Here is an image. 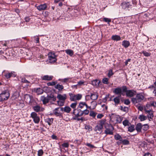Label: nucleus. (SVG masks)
<instances>
[{
    "label": "nucleus",
    "instance_id": "f257e3e1",
    "mask_svg": "<svg viewBox=\"0 0 156 156\" xmlns=\"http://www.w3.org/2000/svg\"><path fill=\"white\" fill-rule=\"evenodd\" d=\"M122 119L119 116L115 115H112L110 117V122L113 124L121 123Z\"/></svg>",
    "mask_w": 156,
    "mask_h": 156
},
{
    "label": "nucleus",
    "instance_id": "f03ea898",
    "mask_svg": "<svg viewBox=\"0 0 156 156\" xmlns=\"http://www.w3.org/2000/svg\"><path fill=\"white\" fill-rule=\"evenodd\" d=\"M122 92H126V94L127 97H132L136 94V92L134 90H127L126 86L122 87Z\"/></svg>",
    "mask_w": 156,
    "mask_h": 156
},
{
    "label": "nucleus",
    "instance_id": "7ed1b4c3",
    "mask_svg": "<svg viewBox=\"0 0 156 156\" xmlns=\"http://www.w3.org/2000/svg\"><path fill=\"white\" fill-rule=\"evenodd\" d=\"M10 94L7 90L2 91L0 94V101L2 102L7 100L9 98Z\"/></svg>",
    "mask_w": 156,
    "mask_h": 156
},
{
    "label": "nucleus",
    "instance_id": "20e7f679",
    "mask_svg": "<svg viewBox=\"0 0 156 156\" xmlns=\"http://www.w3.org/2000/svg\"><path fill=\"white\" fill-rule=\"evenodd\" d=\"M144 99V97L141 93L138 94H136L135 98H133L132 99V102L135 104L141 102Z\"/></svg>",
    "mask_w": 156,
    "mask_h": 156
},
{
    "label": "nucleus",
    "instance_id": "39448f33",
    "mask_svg": "<svg viewBox=\"0 0 156 156\" xmlns=\"http://www.w3.org/2000/svg\"><path fill=\"white\" fill-rule=\"evenodd\" d=\"M48 61L50 63H53L56 61V56L54 53L50 52L48 54Z\"/></svg>",
    "mask_w": 156,
    "mask_h": 156
},
{
    "label": "nucleus",
    "instance_id": "423d86ee",
    "mask_svg": "<svg viewBox=\"0 0 156 156\" xmlns=\"http://www.w3.org/2000/svg\"><path fill=\"white\" fill-rule=\"evenodd\" d=\"M31 116L33 119L34 121L36 123H39L40 121V118L37 116V113L35 112H33L31 114Z\"/></svg>",
    "mask_w": 156,
    "mask_h": 156
},
{
    "label": "nucleus",
    "instance_id": "0eeeda50",
    "mask_svg": "<svg viewBox=\"0 0 156 156\" xmlns=\"http://www.w3.org/2000/svg\"><path fill=\"white\" fill-rule=\"evenodd\" d=\"M105 131V133L107 134L113 135V130L114 129L113 127L111 125H110L108 126V128H106Z\"/></svg>",
    "mask_w": 156,
    "mask_h": 156
},
{
    "label": "nucleus",
    "instance_id": "6e6552de",
    "mask_svg": "<svg viewBox=\"0 0 156 156\" xmlns=\"http://www.w3.org/2000/svg\"><path fill=\"white\" fill-rule=\"evenodd\" d=\"M145 112L148 113L147 117L148 119H149V120L150 121V119H152L154 117L153 111L151 110H147L146 108L145 109Z\"/></svg>",
    "mask_w": 156,
    "mask_h": 156
},
{
    "label": "nucleus",
    "instance_id": "1a4fd4ad",
    "mask_svg": "<svg viewBox=\"0 0 156 156\" xmlns=\"http://www.w3.org/2000/svg\"><path fill=\"white\" fill-rule=\"evenodd\" d=\"M73 113L77 117L81 116L83 114V111L80 110H77L76 109L74 110Z\"/></svg>",
    "mask_w": 156,
    "mask_h": 156
},
{
    "label": "nucleus",
    "instance_id": "9d476101",
    "mask_svg": "<svg viewBox=\"0 0 156 156\" xmlns=\"http://www.w3.org/2000/svg\"><path fill=\"white\" fill-rule=\"evenodd\" d=\"M32 98V96L29 94H26L24 95V100L27 103H30Z\"/></svg>",
    "mask_w": 156,
    "mask_h": 156
},
{
    "label": "nucleus",
    "instance_id": "9b49d317",
    "mask_svg": "<svg viewBox=\"0 0 156 156\" xmlns=\"http://www.w3.org/2000/svg\"><path fill=\"white\" fill-rule=\"evenodd\" d=\"M53 76H49L48 75H45L41 76V78L42 80L50 81L52 80Z\"/></svg>",
    "mask_w": 156,
    "mask_h": 156
},
{
    "label": "nucleus",
    "instance_id": "f8f14e48",
    "mask_svg": "<svg viewBox=\"0 0 156 156\" xmlns=\"http://www.w3.org/2000/svg\"><path fill=\"white\" fill-rule=\"evenodd\" d=\"M102 126L98 124L95 127L94 130L98 133H101L102 132Z\"/></svg>",
    "mask_w": 156,
    "mask_h": 156
},
{
    "label": "nucleus",
    "instance_id": "ddd939ff",
    "mask_svg": "<svg viewBox=\"0 0 156 156\" xmlns=\"http://www.w3.org/2000/svg\"><path fill=\"white\" fill-rule=\"evenodd\" d=\"M41 100L42 101L43 103L44 104H45L48 103L50 100L48 96L47 97H45L44 96H42L41 97Z\"/></svg>",
    "mask_w": 156,
    "mask_h": 156
},
{
    "label": "nucleus",
    "instance_id": "4468645a",
    "mask_svg": "<svg viewBox=\"0 0 156 156\" xmlns=\"http://www.w3.org/2000/svg\"><path fill=\"white\" fill-rule=\"evenodd\" d=\"M88 106L85 102H80L79 105V107L81 108H85L87 109L88 108Z\"/></svg>",
    "mask_w": 156,
    "mask_h": 156
},
{
    "label": "nucleus",
    "instance_id": "2eb2a0df",
    "mask_svg": "<svg viewBox=\"0 0 156 156\" xmlns=\"http://www.w3.org/2000/svg\"><path fill=\"white\" fill-rule=\"evenodd\" d=\"M97 105V102L96 101H94L91 102L90 105V106H88V108H89L90 109H94L96 108Z\"/></svg>",
    "mask_w": 156,
    "mask_h": 156
},
{
    "label": "nucleus",
    "instance_id": "dca6fc26",
    "mask_svg": "<svg viewBox=\"0 0 156 156\" xmlns=\"http://www.w3.org/2000/svg\"><path fill=\"white\" fill-rule=\"evenodd\" d=\"M101 81L97 79L93 80L91 82L92 84L96 87H98Z\"/></svg>",
    "mask_w": 156,
    "mask_h": 156
},
{
    "label": "nucleus",
    "instance_id": "f3484780",
    "mask_svg": "<svg viewBox=\"0 0 156 156\" xmlns=\"http://www.w3.org/2000/svg\"><path fill=\"white\" fill-rule=\"evenodd\" d=\"M34 110L37 112L42 111V108L39 105H37L33 107Z\"/></svg>",
    "mask_w": 156,
    "mask_h": 156
},
{
    "label": "nucleus",
    "instance_id": "a211bd4d",
    "mask_svg": "<svg viewBox=\"0 0 156 156\" xmlns=\"http://www.w3.org/2000/svg\"><path fill=\"white\" fill-rule=\"evenodd\" d=\"M47 8V5L46 4H42L37 6V9L40 10L41 11Z\"/></svg>",
    "mask_w": 156,
    "mask_h": 156
},
{
    "label": "nucleus",
    "instance_id": "6ab92c4d",
    "mask_svg": "<svg viewBox=\"0 0 156 156\" xmlns=\"http://www.w3.org/2000/svg\"><path fill=\"white\" fill-rule=\"evenodd\" d=\"M135 128L137 132H141L142 129V125L141 123H140L137 124Z\"/></svg>",
    "mask_w": 156,
    "mask_h": 156
},
{
    "label": "nucleus",
    "instance_id": "aec40b11",
    "mask_svg": "<svg viewBox=\"0 0 156 156\" xmlns=\"http://www.w3.org/2000/svg\"><path fill=\"white\" fill-rule=\"evenodd\" d=\"M122 89L120 87H118L114 89V92L116 94H121L122 92Z\"/></svg>",
    "mask_w": 156,
    "mask_h": 156
},
{
    "label": "nucleus",
    "instance_id": "412c9836",
    "mask_svg": "<svg viewBox=\"0 0 156 156\" xmlns=\"http://www.w3.org/2000/svg\"><path fill=\"white\" fill-rule=\"evenodd\" d=\"M34 91L38 94H41L43 92V90L40 88H35L34 89Z\"/></svg>",
    "mask_w": 156,
    "mask_h": 156
},
{
    "label": "nucleus",
    "instance_id": "4be33fe9",
    "mask_svg": "<svg viewBox=\"0 0 156 156\" xmlns=\"http://www.w3.org/2000/svg\"><path fill=\"white\" fill-rule=\"evenodd\" d=\"M121 5L122 7V8L124 9H126L127 8H129L130 5V3L129 2H123L121 4Z\"/></svg>",
    "mask_w": 156,
    "mask_h": 156
},
{
    "label": "nucleus",
    "instance_id": "5701e85b",
    "mask_svg": "<svg viewBox=\"0 0 156 156\" xmlns=\"http://www.w3.org/2000/svg\"><path fill=\"white\" fill-rule=\"evenodd\" d=\"M98 95V94L96 93L91 94L90 95V97L91 99L94 101L97 99Z\"/></svg>",
    "mask_w": 156,
    "mask_h": 156
},
{
    "label": "nucleus",
    "instance_id": "b1692460",
    "mask_svg": "<svg viewBox=\"0 0 156 156\" xmlns=\"http://www.w3.org/2000/svg\"><path fill=\"white\" fill-rule=\"evenodd\" d=\"M130 43L128 41H124L122 42V45L125 48L128 47Z\"/></svg>",
    "mask_w": 156,
    "mask_h": 156
},
{
    "label": "nucleus",
    "instance_id": "393cba45",
    "mask_svg": "<svg viewBox=\"0 0 156 156\" xmlns=\"http://www.w3.org/2000/svg\"><path fill=\"white\" fill-rule=\"evenodd\" d=\"M121 39L120 36L117 35H113L112 37V39L114 41H119L121 40Z\"/></svg>",
    "mask_w": 156,
    "mask_h": 156
},
{
    "label": "nucleus",
    "instance_id": "a878e982",
    "mask_svg": "<svg viewBox=\"0 0 156 156\" xmlns=\"http://www.w3.org/2000/svg\"><path fill=\"white\" fill-rule=\"evenodd\" d=\"M147 117L143 115H139L138 117V119H140V121H144L147 119Z\"/></svg>",
    "mask_w": 156,
    "mask_h": 156
},
{
    "label": "nucleus",
    "instance_id": "bb28decb",
    "mask_svg": "<svg viewBox=\"0 0 156 156\" xmlns=\"http://www.w3.org/2000/svg\"><path fill=\"white\" fill-rule=\"evenodd\" d=\"M113 101L115 103V106L117 105L120 103V99L119 97H115L113 99Z\"/></svg>",
    "mask_w": 156,
    "mask_h": 156
},
{
    "label": "nucleus",
    "instance_id": "cd10ccee",
    "mask_svg": "<svg viewBox=\"0 0 156 156\" xmlns=\"http://www.w3.org/2000/svg\"><path fill=\"white\" fill-rule=\"evenodd\" d=\"M57 98L60 100L62 101H64L66 99V97L65 96L61 94H58L57 96Z\"/></svg>",
    "mask_w": 156,
    "mask_h": 156
},
{
    "label": "nucleus",
    "instance_id": "c85d7f7f",
    "mask_svg": "<svg viewBox=\"0 0 156 156\" xmlns=\"http://www.w3.org/2000/svg\"><path fill=\"white\" fill-rule=\"evenodd\" d=\"M114 138L116 140H119V141L122 140V138L119 134H117L114 136Z\"/></svg>",
    "mask_w": 156,
    "mask_h": 156
},
{
    "label": "nucleus",
    "instance_id": "c756f323",
    "mask_svg": "<svg viewBox=\"0 0 156 156\" xmlns=\"http://www.w3.org/2000/svg\"><path fill=\"white\" fill-rule=\"evenodd\" d=\"M97 114V113L94 112L93 111H90L89 113L90 116L92 117L93 118H94L95 117Z\"/></svg>",
    "mask_w": 156,
    "mask_h": 156
},
{
    "label": "nucleus",
    "instance_id": "7c9ffc66",
    "mask_svg": "<svg viewBox=\"0 0 156 156\" xmlns=\"http://www.w3.org/2000/svg\"><path fill=\"white\" fill-rule=\"evenodd\" d=\"M70 96V100L72 101H74L76 100V96L74 94H69Z\"/></svg>",
    "mask_w": 156,
    "mask_h": 156
},
{
    "label": "nucleus",
    "instance_id": "2f4dec72",
    "mask_svg": "<svg viewBox=\"0 0 156 156\" xmlns=\"http://www.w3.org/2000/svg\"><path fill=\"white\" fill-rule=\"evenodd\" d=\"M59 109H60V108H56L54 111L53 113L54 114L57 116H59L60 115V112L58 111Z\"/></svg>",
    "mask_w": 156,
    "mask_h": 156
},
{
    "label": "nucleus",
    "instance_id": "473e14b6",
    "mask_svg": "<svg viewBox=\"0 0 156 156\" xmlns=\"http://www.w3.org/2000/svg\"><path fill=\"white\" fill-rule=\"evenodd\" d=\"M122 123L123 125L125 126H129L130 125V123L129 121L127 119H125L124 120Z\"/></svg>",
    "mask_w": 156,
    "mask_h": 156
},
{
    "label": "nucleus",
    "instance_id": "72a5a7b5",
    "mask_svg": "<svg viewBox=\"0 0 156 156\" xmlns=\"http://www.w3.org/2000/svg\"><path fill=\"white\" fill-rule=\"evenodd\" d=\"M55 88L56 89H58V90H60L63 89V87L62 85L58 84L56 85L55 86Z\"/></svg>",
    "mask_w": 156,
    "mask_h": 156
},
{
    "label": "nucleus",
    "instance_id": "f704fd0d",
    "mask_svg": "<svg viewBox=\"0 0 156 156\" xmlns=\"http://www.w3.org/2000/svg\"><path fill=\"white\" fill-rule=\"evenodd\" d=\"M105 123L106 120L104 119L100 121H99V123H98V124L99 125L102 126V127L103 128V126L105 124Z\"/></svg>",
    "mask_w": 156,
    "mask_h": 156
},
{
    "label": "nucleus",
    "instance_id": "c9c22d12",
    "mask_svg": "<svg viewBox=\"0 0 156 156\" xmlns=\"http://www.w3.org/2000/svg\"><path fill=\"white\" fill-rule=\"evenodd\" d=\"M53 119L48 118L46 119V122H47L49 125H50L53 122Z\"/></svg>",
    "mask_w": 156,
    "mask_h": 156
},
{
    "label": "nucleus",
    "instance_id": "e433bc0d",
    "mask_svg": "<svg viewBox=\"0 0 156 156\" xmlns=\"http://www.w3.org/2000/svg\"><path fill=\"white\" fill-rule=\"evenodd\" d=\"M135 130L134 126L132 125L128 127V131L130 132H132Z\"/></svg>",
    "mask_w": 156,
    "mask_h": 156
},
{
    "label": "nucleus",
    "instance_id": "4c0bfd02",
    "mask_svg": "<svg viewBox=\"0 0 156 156\" xmlns=\"http://www.w3.org/2000/svg\"><path fill=\"white\" fill-rule=\"evenodd\" d=\"M149 128V126L147 124L142 125V129L144 131H147Z\"/></svg>",
    "mask_w": 156,
    "mask_h": 156
},
{
    "label": "nucleus",
    "instance_id": "58836bf2",
    "mask_svg": "<svg viewBox=\"0 0 156 156\" xmlns=\"http://www.w3.org/2000/svg\"><path fill=\"white\" fill-rule=\"evenodd\" d=\"M108 79L107 78H104L102 80V83L105 84H108Z\"/></svg>",
    "mask_w": 156,
    "mask_h": 156
},
{
    "label": "nucleus",
    "instance_id": "ea45409f",
    "mask_svg": "<svg viewBox=\"0 0 156 156\" xmlns=\"http://www.w3.org/2000/svg\"><path fill=\"white\" fill-rule=\"evenodd\" d=\"M121 141L122 143L124 145H128L129 144V141L125 139L122 140V139Z\"/></svg>",
    "mask_w": 156,
    "mask_h": 156
},
{
    "label": "nucleus",
    "instance_id": "a19ab883",
    "mask_svg": "<svg viewBox=\"0 0 156 156\" xmlns=\"http://www.w3.org/2000/svg\"><path fill=\"white\" fill-rule=\"evenodd\" d=\"M60 109L62 111H64L67 113L68 112V106L65 107L64 108H60Z\"/></svg>",
    "mask_w": 156,
    "mask_h": 156
},
{
    "label": "nucleus",
    "instance_id": "79ce46f5",
    "mask_svg": "<svg viewBox=\"0 0 156 156\" xmlns=\"http://www.w3.org/2000/svg\"><path fill=\"white\" fill-rule=\"evenodd\" d=\"M57 82L55 81H52L51 82H49L47 83V85L48 86H52L55 85Z\"/></svg>",
    "mask_w": 156,
    "mask_h": 156
},
{
    "label": "nucleus",
    "instance_id": "37998d69",
    "mask_svg": "<svg viewBox=\"0 0 156 156\" xmlns=\"http://www.w3.org/2000/svg\"><path fill=\"white\" fill-rule=\"evenodd\" d=\"M63 1H64V0H55L54 1V2H55V3H57L60 2L59 3L58 5L59 6L61 7L62 5V2Z\"/></svg>",
    "mask_w": 156,
    "mask_h": 156
},
{
    "label": "nucleus",
    "instance_id": "c03bdc74",
    "mask_svg": "<svg viewBox=\"0 0 156 156\" xmlns=\"http://www.w3.org/2000/svg\"><path fill=\"white\" fill-rule=\"evenodd\" d=\"M48 97L50 99V100H52L53 101H55L56 100V97H54L53 95L51 94L50 96H48Z\"/></svg>",
    "mask_w": 156,
    "mask_h": 156
},
{
    "label": "nucleus",
    "instance_id": "a18cd8bd",
    "mask_svg": "<svg viewBox=\"0 0 156 156\" xmlns=\"http://www.w3.org/2000/svg\"><path fill=\"white\" fill-rule=\"evenodd\" d=\"M12 74L13 73L11 72V73L6 74L5 76L6 78H10L11 76H12Z\"/></svg>",
    "mask_w": 156,
    "mask_h": 156
},
{
    "label": "nucleus",
    "instance_id": "49530a36",
    "mask_svg": "<svg viewBox=\"0 0 156 156\" xmlns=\"http://www.w3.org/2000/svg\"><path fill=\"white\" fill-rule=\"evenodd\" d=\"M142 53L144 55L147 57L149 56L151 54L149 53H148V52H147L146 51H144L142 52Z\"/></svg>",
    "mask_w": 156,
    "mask_h": 156
},
{
    "label": "nucleus",
    "instance_id": "de8ad7c7",
    "mask_svg": "<svg viewBox=\"0 0 156 156\" xmlns=\"http://www.w3.org/2000/svg\"><path fill=\"white\" fill-rule=\"evenodd\" d=\"M120 109L122 111H123L125 112H127L128 110V108L126 107H123L122 106H120Z\"/></svg>",
    "mask_w": 156,
    "mask_h": 156
},
{
    "label": "nucleus",
    "instance_id": "09e8293b",
    "mask_svg": "<svg viewBox=\"0 0 156 156\" xmlns=\"http://www.w3.org/2000/svg\"><path fill=\"white\" fill-rule=\"evenodd\" d=\"M103 20L106 22H107L109 25H110L109 23L111 22V20L110 19L108 18H104L103 19Z\"/></svg>",
    "mask_w": 156,
    "mask_h": 156
},
{
    "label": "nucleus",
    "instance_id": "8fccbe9b",
    "mask_svg": "<svg viewBox=\"0 0 156 156\" xmlns=\"http://www.w3.org/2000/svg\"><path fill=\"white\" fill-rule=\"evenodd\" d=\"M64 101H57V103L58 105L60 106H62L64 104Z\"/></svg>",
    "mask_w": 156,
    "mask_h": 156
},
{
    "label": "nucleus",
    "instance_id": "3c124183",
    "mask_svg": "<svg viewBox=\"0 0 156 156\" xmlns=\"http://www.w3.org/2000/svg\"><path fill=\"white\" fill-rule=\"evenodd\" d=\"M85 145L88 147H90L91 148H95V147L93 145L90 144V143H87L85 144Z\"/></svg>",
    "mask_w": 156,
    "mask_h": 156
},
{
    "label": "nucleus",
    "instance_id": "603ef678",
    "mask_svg": "<svg viewBox=\"0 0 156 156\" xmlns=\"http://www.w3.org/2000/svg\"><path fill=\"white\" fill-rule=\"evenodd\" d=\"M113 74V73L112 70H110L109 71L108 73V77H110Z\"/></svg>",
    "mask_w": 156,
    "mask_h": 156
},
{
    "label": "nucleus",
    "instance_id": "864d4df0",
    "mask_svg": "<svg viewBox=\"0 0 156 156\" xmlns=\"http://www.w3.org/2000/svg\"><path fill=\"white\" fill-rule=\"evenodd\" d=\"M43 154V151L42 150H40L38 151V155L41 156Z\"/></svg>",
    "mask_w": 156,
    "mask_h": 156
},
{
    "label": "nucleus",
    "instance_id": "5fc2aeb1",
    "mask_svg": "<svg viewBox=\"0 0 156 156\" xmlns=\"http://www.w3.org/2000/svg\"><path fill=\"white\" fill-rule=\"evenodd\" d=\"M76 100H79L81 99L82 95L80 94H78L76 95Z\"/></svg>",
    "mask_w": 156,
    "mask_h": 156
},
{
    "label": "nucleus",
    "instance_id": "6e6d98bb",
    "mask_svg": "<svg viewBox=\"0 0 156 156\" xmlns=\"http://www.w3.org/2000/svg\"><path fill=\"white\" fill-rule=\"evenodd\" d=\"M21 82L23 83H29L30 82L26 80L25 78H22L21 79Z\"/></svg>",
    "mask_w": 156,
    "mask_h": 156
},
{
    "label": "nucleus",
    "instance_id": "4d7b16f0",
    "mask_svg": "<svg viewBox=\"0 0 156 156\" xmlns=\"http://www.w3.org/2000/svg\"><path fill=\"white\" fill-rule=\"evenodd\" d=\"M77 105V103L76 102H74V103H73L70 105L71 107L73 108H76V105Z\"/></svg>",
    "mask_w": 156,
    "mask_h": 156
},
{
    "label": "nucleus",
    "instance_id": "13d9d810",
    "mask_svg": "<svg viewBox=\"0 0 156 156\" xmlns=\"http://www.w3.org/2000/svg\"><path fill=\"white\" fill-rule=\"evenodd\" d=\"M89 111L87 110V109H85L83 111V114H85L86 115L88 114H89Z\"/></svg>",
    "mask_w": 156,
    "mask_h": 156
},
{
    "label": "nucleus",
    "instance_id": "bf43d9fd",
    "mask_svg": "<svg viewBox=\"0 0 156 156\" xmlns=\"http://www.w3.org/2000/svg\"><path fill=\"white\" fill-rule=\"evenodd\" d=\"M124 103L126 105H128L130 103V101L129 100L127 99H126L124 101Z\"/></svg>",
    "mask_w": 156,
    "mask_h": 156
},
{
    "label": "nucleus",
    "instance_id": "052dcab7",
    "mask_svg": "<svg viewBox=\"0 0 156 156\" xmlns=\"http://www.w3.org/2000/svg\"><path fill=\"white\" fill-rule=\"evenodd\" d=\"M104 116V115L102 114H98L97 115V118L98 119H101V118L103 116Z\"/></svg>",
    "mask_w": 156,
    "mask_h": 156
},
{
    "label": "nucleus",
    "instance_id": "680f3d73",
    "mask_svg": "<svg viewBox=\"0 0 156 156\" xmlns=\"http://www.w3.org/2000/svg\"><path fill=\"white\" fill-rule=\"evenodd\" d=\"M150 104L151 106L154 107H156V102L154 101L151 102Z\"/></svg>",
    "mask_w": 156,
    "mask_h": 156
},
{
    "label": "nucleus",
    "instance_id": "e2e57ef3",
    "mask_svg": "<svg viewBox=\"0 0 156 156\" xmlns=\"http://www.w3.org/2000/svg\"><path fill=\"white\" fill-rule=\"evenodd\" d=\"M34 40L36 41V43H38L39 42V38L37 36H35L34 37Z\"/></svg>",
    "mask_w": 156,
    "mask_h": 156
},
{
    "label": "nucleus",
    "instance_id": "0e129e2a",
    "mask_svg": "<svg viewBox=\"0 0 156 156\" xmlns=\"http://www.w3.org/2000/svg\"><path fill=\"white\" fill-rule=\"evenodd\" d=\"M91 126L89 125H86L85 127V129H86L89 130L91 129Z\"/></svg>",
    "mask_w": 156,
    "mask_h": 156
},
{
    "label": "nucleus",
    "instance_id": "69168bd1",
    "mask_svg": "<svg viewBox=\"0 0 156 156\" xmlns=\"http://www.w3.org/2000/svg\"><path fill=\"white\" fill-rule=\"evenodd\" d=\"M73 54V52L71 50H69V55L71 56Z\"/></svg>",
    "mask_w": 156,
    "mask_h": 156
},
{
    "label": "nucleus",
    "instance_id": "338daca9",
    "mask_svg": "<svg viewBox=\"0 0 156 156\" xmlns=\"http://www.w3.org/2000/svg\"><path fill=\"white\" fill-rule=\"evenodd\" d=\"M144 156H152V154L149 152L145 153Z\"/></svg>",
    "mask_w": 156,
    "mask_h": 156
},
{
    "label": "nucleus",
    "instance_id": "774afa93",
    "mask_svg": "<svg viewBox=\"0 0 156 156\" xmlns=\"http://www.w3.org/2000/svg\"><path fill=\"white\" fill-rule=\"evenodd\" d=\"M25 20L26 22H28L30 21V19L29 17H26L25 18Z\"/></svg>",
    "mask_w": 156,
    "mask_h": 156
}]
</instances>
